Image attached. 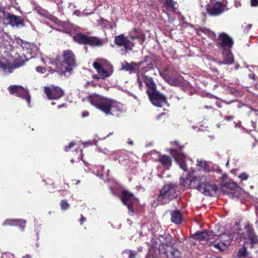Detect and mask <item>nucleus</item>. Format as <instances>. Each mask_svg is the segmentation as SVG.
Returning a JSON list of instances; mask_svg holds the SVG:
<instances>
[{
	"label": "nucleus",
	"mask_w": 258,
	"mask_h": 258,
	"mask_svg": "<svg viewBox=\"0 0 258 258\" xmlns=\"http://www.w3.org/2000/svg\"><path fill=\"white\" fill-rule=\"evenodd\" d=\"M168 81L169 83L174 86L177 85L179 83L178 79H176L172 77L169 78Z\"/></svg>",
	"instance_id": "35"
},
{
	"label": "nucleus",
	"mask_w": 258,
	"mask_h": 258,
	"mask_svg": "<svg viewBox=\"0 0 258 258\" xmlns=\"http://www.w3.org/2000/svg\"><path fill=\"white\" fill-rule=\"evenodd\" d=\"M250 5L252 7H258V0H250Z\"/></svg>",
	"instance_id": "40"
},
{
	"label": "nucleus",
	"mask_w": 258,
	"mask_h": 258,
	"mask_svg": "<svg viewBox=\"0 0 258 258\" xmlns=\"http://www.w3.org/2000/svg\"><path fill=\"white\" fill-rule=\"evenodd\" d=\"M134 97L135 98H137L136 96H134Z\"/></svg>",
	"instance_id": "63"
},
{
	"label": "nucleus",
	"mask_w": 258,
	"mask_h": 258,
	"mask_svg": "<svg viewBox=\"0 0 258 258\" xmlns=\"http://www.w3.org/2000/svg\"><path fill=\"white\" fill-rule=\"evenodd\" d=\"M64 106H65L64 104H61L60 105H58V108H61L62 107H64Z\"/></svg>",
	"instance_id": "50"
},
{
	"label": "nucleus",
	"mask_w": 258,
	"mask_h": 258,
	"mask_svg": "<svg viewBox=\"0 0 258 258\" xmlns=\"http://www.w3.org/2000/svg\"><path fill=\"white\" fill-rule=\"evenodd\" d=\"M36 70L37 72L38 73H40L41 74H44L45 73V69L43 68V67H36Z\"/></svg>",
	"instance_id": "38"
},
{
	"label": "nucleus",
	"mask_w": 258,
	"mask_h": 258,
	"mask_svg": "<svg viewBox=\"0 0 258 258\" xmlns=\"http://www.w3.org/2000/svg\"><path fill=\"white\" fill-rule=\"evenodd\" d=\"M238 177L240 178L242 180H246L248 178V175L245 172H243L239 175Z\"/></svg>",
	"instance_id": "36"
},
{
	"label": "nucleus",
	"mask_w": 258,
	"mask_h": 258,
	"mask_svg": "<svg viewBox=\"0 0 258 258\" xmlns=\"http://www.w3.org/2000/svg\"><path fill=\"white\" fill-rule=\"evenodd\" d=\"M172 144H176V145H177V144H177V142H173V143H172Z\"/></svg>",
	"instance_id": "58"
},
{
	"label": "nucleus",
	"mask_w": 258,
	"mask_h": 258,
	"mask_svg": "<svg viewBox=\"0 0 258 258\" xmlns=\"http://www.w3.org/2000/svg\"><path fill=\"white\" fill-rule=\"evenodd\" d=\"M182 220V216L179 211H174L171 213V221L175 224L180 223Z\"/></svg>",
	"instance_id": "28"
},
{
	"label": "nucleus",
	"mask_w": 258,
	"mask_h": 258,
	"mask_svg": "<svg viewBox=\"0 0 258 258\" xmlns=\"http://www.w3.org/2000/svg\"><path fill=\"white\" fill-rule=\"evenodd\" d=\"M28 60V59L24 53L16 58L12 64L6 58L0 57V69L4 72V73L10 74L12 73L14 69L23 66Z\"/></svg>",
	"instance_id": "6"
},
{
	"label": "nucleus",
	"mask_w": 258,
	"mask_h": 258,
	"mask_svg": "<svg viewBox=\"0 0 258 258\" xmlns=\"http://www.w3.org/2000/svg\"><path fill=\"white\" fill-rule=\"evenodd\" d=\"M129 36L133 40L141 39L142 40V43L143 42L145 39V35L137 29H133L129 33Z\"/></svg>",
	"instance_id": "24"
},
{
	"label": "nucleus",
	"mask_w": 258,
	"mask_h": 258,
	"mask_svg": "<svg viewBox=\"0 0 258 258\" xmlns=\"http://www.w3.org/2000/svg\"><path fill=\"white\" fill-rule=\"evenodd\" d=\"M94 68L96 70L97 74L93 76L94 79H99L105 80L110 77L113 73V66L107 60L102 58H97L93 63Z\"/></svg>",
	"instance_id": "4"
},
{
	"label": "nucleus",
	"mask_w": 258,
	"mask_h": 258,
	"mask_svg": "<svg viewBox=\"0 0 258 258\" xmlns=\"http://www.w3.org/2000/svg\"><path fill=\"white\" fill-rule=\"evenodd\" d=\"M112 155H114V160H118L119 163L128 159V156L124 151H114Z\"/></svg>",
	"instance_id": "25"
},
{
	"label": "nucleus",
	"mask_w": 258,
	"mask_h": 258,
	"mask_svg": "<svg viewBox=\"0 0 258 258\" xmlns=\"http://www.w3.org/2000/svg\"><path fill=\"white\" fill-rule=\"evenodd\" d=\"M234 44L233 40L227 34L221 33L217 42V46L222 50L231 49Z\"/></svg>",
	"instance_id": "11"
},
{
	"label": "nucleus",
	"mask_w": 258,
	"mask_h": 258,
	"mask_svg": "<svg viewBox=\"0 0 258 258\" xmlns=\"http://www.w3.org/2000/svg\"><path fill=\"white\" fill-rule=\"evenodd\" d=\"M214 235L212 232L209 233L207 231H203L202 232H197L193 235V237L195 239L200 241H208L213 238Z\"/></svg>",
	"instance_id": "20"
},
{
	"label": "nucleus",
	"mask_w": 258,
	"mask_h": 258,
	"mask_svg": "<svg viewBox=\"0 0 258 258\" xmlns=\"http://www.w3.org/2000/svg\"><path fill=\"white\" fill-rule=\"evenodd\" d=\"M206 9L210 16H217L229 9L220 2H216L214 5H208Z\"/></svg>",
	"instance_id": "16"
},
{
	"label": "nucleus",
	"mask_w": 258,
	"mask_h": 258,
	"mask_svg": "<svg viewBox=\"0 0 258 258\" xmlns=\"http://www.w3.org/2000/svg\"><path fill=\"white\" fill-rule=\"evenodd\" d=\"M249 78L253 80H256V76L254 74H250L249 75Z\"/></svg>",
	"instance_id": "42"
},
{
	"label": "nucleus",
	"mask_w": 258,
	"mask_h": 258,
	"mask_svg": "<svg viewBox=\"0 0 258 258\" xmlns=\"http://www.w3.org/2000/svg\"><path fill=\"white\" fill-rule=\"evenodd\" d=\"M51 104H52V105H54V104H55V103H54V102H52V103H51Z\"/></svg>",
	"instance_id": "61"
},
{
	"label": "nucleus",
	"mask_w": 258,
	"mask_h": 258,
	"mask_svg": "<svg viewBox=\"0 0 258 258\" xmlns=\"http://www.w3.org/2000/svg\"><path fill=\"white\" fill-rule=\"evenodd\" d=\"M44 92L49 100L58 99L64 95V92L60 88L54 86L45 87Z\"/></svg>",
	"instance_id": "15"
},
{
	"label": "nucleus",
	"mask_w": 258,
	"mask_h": 258,
	"mask_svg": "<svg viewBox=\"0 0 258 258\" xmlns=\"http://www.w3.org/2000/svg\"><path fill=\"white\" fill-rule=\"evenodd\" d=\"M86 220V218H84L82 215L81 216V218L80 220V222L81 224H82Z\"/></svg>",
	"instance_id": "46"
},
{
	"label": "nucleus",
	"mask_w": 258,
	"mask_h": 258,
	"mask_svg": "<svg viewBox=\"0 0 258 258\" xmlns=\"http://www.w3.org/2000/svg\"><path fill=\"white\" fill-rule=\"evenodd\" d=\"M75 143L74 142H71L70 143L68 146H66L64 148V150L66 151H68L71 148H72L73 146H75Z\"/></svg>",
	"instance_id": "41"
},
{
	"label": "nucleus",
	"mask_w": 258,
	"mask_h": 258,
	"mask_svg": "<svg viewBox=\"0 0 258 258\" xmlns=\"http://www.w3.org/2000/svg\"><path fill=\"white\" fill-rule=\"evenodd\" d=\"M197 189L207 196H212L217 190V187L215 184L208 182L201 183L198 185Z\"/></svg>",
	"instance_id": "17"
},
{
	"label": "nucleus",
	"mask_w": 258,
	"mask_h": 258,
	"mask_svg": "<svg viewBox=\"0 0 258 258\" xmlns=\"http://www.w3.org/2000/svg\"><path fill=\"white\" fill-rule=\"evenodd\" d=\"M246 68H248L249 67H251L252 68H255V66H245Z\"/></svg>",
	"instance_id": "51"
},
{
	"label": "nucleus",
	"mask_w": 258,
	"mask_h": 258,
	"mask_svg": "<svg viewBox=\"0 0 258 258\" xmlns=\"http://www.w3.org/2000/svg\"><path fill=\"white\" fill-rule=\"evenodd\" d=\"M243 130L244 132H246V129H244V128H243Z\"/></svg>",
	"instance_id": "60"
},
{
	"label": "nucleus",
	"mask_w": 258,
	"mask_h": 258,
	"mask_svg": "<svg viewBox=\"0 0 258 258\" xmlns=\"http://www.w3.org/2000/svg\"><path fill=\"white\" fill-rule=\"evenodd\" d=\"M177 185L172 183H168L164 185L157 197V202L160 205L168 203L177 197Z\"/></svg>",
	"instance_id": "5"
},
{
	"label": "nucleus",
	"mask_w": 258,
	"mask_h": 258,
	"mask_svg": "<svg viewBox=\"0 0 258 258\" xmlns=\"http://www.w3.org/2000/svg\"><path fill=\"white\" fill-rule=\"evenodd\" d=\"M128 252L129 253V258H135V256L137 255L136 252L131 250H128Z\"/></svg>",
	"instance_id": "39"
},
{
	"label": "nucleus",
	"mask_w": 258,
	"mask_h": 258,
	"mask_svg": "<svg viewBox=\"0 0 258 258\" xmlns=\"http://www.w3.org/2000/svg\"><path fill=\"white\" fill-rule=\"evenodd\" d=\"M233 118V116H227L225 117V119L227 120H231Z\"/></svg>",
	"instance_id": "45"
},
{
	"label": "nucleus",
	"mask_w": 258,
	"mask_h": 258,
	"mask_svg": "<svg viewBox=\"0 0 258 258\" xmlns=\"http://www.w3.org/2000/svg\"><path fill=\"white\" fill-rule=\"evenodd\" d=\"M121 199L123 204L127 206L129 212L133 213L134 205L138 203V200L127 190L122 191Z\"/></svg>",
	"instance_id": "12"
},
{
	"label": "nucleus",
	"mask_w": 258,
	"mask_h": 258,
	"mask_svg": "<svg viewBox=\"0 0 258 258\" xmlns=\"http://www.w3.org/2000/svg\"><path fill=\"white\" fill-rule=\"evenodd\" d=\"M239 67V64H236V65L235 66V69H236V70L238 69Z\"/></svg>",
	"instance_id": "55"
},
{
	"label": "nucleus",
	"mask_w": 258,
	"mask_h": 258,
	"mask_svg": "<svg viewBox=\"0 0 258 258\" xmlns=\"http://www.w3.org/2000/svg\"><path fill=\"white\" fill-rule=\"evenodd\" d=\"M218 239H221L222 242L228 244L233 240V237H232L231 235L223 233L218 237Z\"/></svg>",
	"instance_id": "32"
},
{
	"label": "nucleus",
	"mask_w": 258,
	"mask_h": 258,
	"mask_svg": "<svg viewBox=\"0 0 258 258\" xmlns=\"http://www.w3.org/2000/svg\"><path fill=\"white\" fill-rule=\"evenodd\" d=\"M223 61L220 62V64H231L234 62V58L231 52V49L222 50Z\"/></svg>",
	"instance_id": "19"
},
{
	"label": "nucleus",
	"mask_w": 258,
	"mask_h": 258,
	"mask_svg": "<svg viewBox=\"0 0 258 258\" xmlns=\"http://www.w3.org/2000/svg\"><path fill=\"white\" fill-rule=\"evenodd\" d=\"M228 163H229V161H227V163H226V164H227V165H228Z\"/></svg>",
	"instance_id": "62"
},
{
	"label": "nucleus",
	"mask_w": 258,
	"mask_h": 258,
	"mask_svg": "<svg viewBox=\"0 0 258 258\" xmlns=\"http://www.w3.org/2000/svg\"><path fill=\"white\" fill-rule=\"evenodd\" d=\"M60 205L61 209L63 210H66L70 207V205L66 200H62Z\"/></svg>",
	"instance_id": "34"
},
{
	"label": "nucleus",
	"mask_w": 258,
	"mask_h": 258,
	"mask_svg": "<svg viewBox=\"0 0 258 258\" xmlns=\"http://www.w3.org/2000/svg\"><path fill=\"white\" fill-rule=\"evenodd\" d=\"M128 143L129 144H130V145H132L133 144V141H129L128 142Z\"/></svg>",
	"instance_id": "52"
},
{
	"label": "nucleus",
	"mask_w": 258,
	"mask_h": 258,
	"mask_svg": "<svg viewBox=\"0 0 258 258\" xmlns=\"http://www.w3.org/2000/svg\"><path fill=\"white\" fill-rule=\"evenodd\" d=\"M99 152H101L104 154H108L109 153V151L106 149H104L103 150L99 149Z\"/></svg>",
	"instance_id": "44"
},
{
	"label": "nucleus",
	"mask_w": 258,
	"mask_h": 258,
	"mask_svg": "<svg viewBox=\"0 0 258 258\" xmlns=\"http://www.w3.org/2000/svg\"><path fill=\"white\" fill-rule=\"evenodd\" d=\"M79 151H80V154H81V155H82V150L81 149H80V150H79Z\"/></svg>",
	"instance_id": "57"
},
{
	"label": "nucleus",
	"mask_w": 258,
	"mask_h": 258,
	"mask_svg": "<svg viewBox=\"0 0 258 258\" xmlns=\"http://www.w3.org/2000/svg\"><path fill=\"white\" fill-rule=\"evenodd\" d=\"M210 245L213 246L216 249L219 251H224L228 248V244L226 243L222 242L221 239L217 238L216 241H211Z\"/></svg>",
	"instance_id": "23"
},
{
	"label": "nucleus",
	"mask_w": 258,
	"mask_h": 258,
	"mask_svg": "<svg viewBox=\"0 0 258 258\" xmlns=\"http://www.w3.org/2000/svg\"><path fill=\"white\" fill-rule=\"evenodd\" d=\"M208 162L204 160H197V166L199 167V169L204 172H207L208 169L207 168Z\"/></svg>",
	"instance_id": "31"
},
{
	"label": "nucleus",
	"mask_w": 258,
	"mask_h": 258,
	"mask_svg": "<svg viewBox=\"0 0 258 258\" xmlns=\"http://www.w3.org/2000/svg\"><path fill=\"white\" fill-rule=\"evenodd\" d=\"M86 44L91 46H98L103 44L102 41L97 37L93 36H87Z\"/></svg>",
	"instance_id": "26"
},
{
	"label": "nucleus",
	"mask_w": 258,
	"mask_h": 258,
	"mask_svg": "<svg viewBox=\"0 0 258 258\" xmlns=\"http://www.w3.org/2000/svg\"><path fill=\"white\" fill-rule=\"evenodd\" d=\"M87 36L86 35L78 33L74 36V39L80 44H86Z\"/></svg>",
	"instance_id": "30"
},
{
	"label": "nucleus",
	"mask_w": 258,
	"mask_h": 258,
	"mask_svg": "<svg viewBox=\"0 0 258 258\" xmlns=\"http://www.w3.org/2000/svg\"><path fill=\"white\" fill-rule=\"evenodd\" d=\"M71 162L72 163H73L74 162V159H72V160H71Z\"/></svg>",
	"instance_id": "59"
},
{
	"label": "nucleus",
	"mask_w": 258,
	"mask_h": 258,
	"mask_svg": "<svg viewBox=\"0 0 258 258\" xmlns=\"http://www.w3.org/2000/svg\"><path fill=\"white\" fill-rule=\"evenodd\" d=\"M55 63L59 73L63 74L69 72L76 66L75 55L70 50H64L61 55L57 56Z\"/></svg>",
	"instance_id": "3"
},
{
	"label": "nucleus",
	"mask_w": 258,
	"mask_h": 258,
	"mask_svg": "<svg viewBox=\"0 0 258 258\" xmlns=\"http://www.w3.org/2000/svg\"><path fill=\"white\" fill-rule=\"evenodd\" d=\"M146 258H148L147 257H146Z\"/></svg>",
	"instance_id": "64"
},
{
	"label": "nucleus",
	"mask_w": 258,
	"mask_h": 258,
	"mask_svg": "<svg viewBox=\"0 0 258 258\" xmlns=\"http://www.w3.org/2000/svg\"><path fill=\"white\" fill-rule=\"evenodd\" d=\"M251 27H252L251 24H249L247 25V26L245 28V31H246V32H248L251 28Z\"/></svg>",
	"instance_id": "43"
},
{
	"label": "nucleus",
	"mask_w": 258,
	"mask_h": 258,
	"mask_svg": "<svg viewBox=\"0 0 258 258\" xmlns=\"http://www.w3.org/2000/svg\"><path fill=\"white\" fill-rule=\"evenodd\" d=\"M165 253L167 258H178L180 256L179 251L171 246H167Z\"/></svg>",
	"instance_id": "21"
},
{
	"label": "nucleus",
	"mask_w": 258,
	"mask_h": 258,
	"mask_svg": "<svg viewBox=\"0 0 258 258\" xmlns=\"http://www.w3.org/2000/svg\"><path fill=\"white\" fill-rule=\"evenodd\" d=\"M228 187L230 188H236L238 187V185L235 182H230L228 184Z\"/></svg>",
	"instance_id": "37"
},
{
	"label": "nucleus",
	"mask_w": 258,
	"mask_h": 258,
	"mask_svg": "<svg viewBox=\"0 0 258 258\" xmlns=\"http://www.w3.org/2000/svg\"><path fill=\"white\" fill-rule=\"evenodd\" d=\"M97 175L100 178H102L103 177V174L102 173H97Z\"/></svg>",
	"instance_id": "49"
},
{
	"label": "nucleus",
	"mask_w": 258,
	"mask_h": 258,
	"mask_svg": "<svg viewBox=\"0 0 258 258\" xmlns=\"http://www.w3.org/2000/svg\"><path fill=\"white\" fill-rule=\"evenodd\" d=\"M142 81H144L146 85L147 88L146 92L148 95L150 94V93L157 91L156 84L151 77H149L144 75H141V76L138 75L137 81L140 89H142V87H143Z\"/></svg>",
	"instance_id": "13"
},
{
	"label": "nucleus",
	"mask_w": 258,
	"mask_h": 258,
	"mask_svg": "<svg viewBox=\"0 0 258 258\" xmlns=\"http://www.w3.org/2000/svg\"><path fill=\"white\" fill-rule=\"evenodd\" d=\"M88 115H89V113L88 112H86L85 113L83 112L82 113L83 117H86V116H88Z\"/></svg>",
	"instance_id": "47"
},
{
	"label": "nucleus",
	"mask_w": 258,
	"mask_h": 258,
	"mask_svg": "<svg viewBox=\"0 0 258 258\" xmlns=\"http://www.w3.org/2000/svg\"><path fill=\"white\" fill-rule=\"evenodd\" d=\"M141 68L143 73L146 72L153 68V64L151 63H147V60L140 61L138 63L132 62L131 63L125 62L122 66V69L131 73L136 72L140 68Z\"/></svg>",
	"instance_id": "7"
},
{
	"label": "nucleus",
	"mask_w": 258,
	"mask_h": 258,
	"mask_svg": "<svg viewBox=\"0 0 258 258\" xmlns=\"http://www.w3.org/2000/svg\"><path fill=\"white\" fill-rule=\"evenodd\" d=\"M0 19L8 20L9 24L13 27L20 28L24 26V19L22 17L7 13L3 10L0 11Z\"/></svg>",
	"instance_id": "8"
},
{
	"label": "nucleus",
	"mask_w": 258,
	"mask_h": 258,
	"mask_svg": "<svg viewBox=\"0 0 258 258\" xmlns=\"http://www.w3.org/2000/svg\"><path fill=\"white\" fill-rule=\"evenodd\" d=\"M257 142L256 140H255V142L253 144L252 148H253L255 146L256 142Z\"/></svg>",
	"instance_id": "56"
},
{
	"label": "nucleus",
	"mask_w": 258,
	"mask_h": 258,
	"mask_svg": "<svg viewBox=\"0 0 258 258\" xmlns=\"http://www.w3.org/2000/svg\"><path fill=\"white\" fill-rule=\"evenodd\" d=\"M89 144L88 143H83L84 147H86Z\"/></svg>",
	"instance_id": "54"
},
{
	"label": "nucleus",
	"mask_w": 258,
	"mask_h": 258,
	"mask_svg": "<svg viewBox=\"0 0 258 258\" xmlns=\"http://www.w3.org/2000/svg\"><path fill=\"white\" fill-rule=\"evenodd\" d=\"M86 99L106 115H118L122 111L120 104L116 101L96 94L90 95Z\"/></svg>",
	"instance_id": "1"
},
{
	"label": "nucleus",
	"mask_w": 258,
	"mask_h": 258,
	"mask_svg": "<svg viewBox=\"0 0 258 258\" xmlns=\"http://www.w3.org/2000/svg\"><path fill=\"white\" fill-rule=\"evenodd\" d=\"M245 229L246 230L248 240L250 241L251 247L252 248L254 244H258V238L250 225L249 224H246Z\"/></svg>",
	"instance_id": "18"
},
{
	"label": "nucleus",
	"mask_w": 258,
	"mask_h": 258,
	"mask_svg": "<svg viewBox=\"0 0 258 258\" xmlns=\"http://www.w3.org/2000/svg\"><path fill=\"white\" fill-rule=\"evenodd\" d=\"M159 161L164 167H168L171 165V158L166 155H162L159 158Z\"/></svg>",
	"instance_id": "29"
},
{
	"label": "nucleus",
	"mask_w": 258,
	"mask_h": 258,
	"mask_svg": "<svg viewBox=\"0 0 258 258\" xmlns=\"http://www.w3.org/2000/svg\"><path fill=\"white\" fill-rule=\"evenodd\" d=\"M153 105L159 107H169L166 97L159 91L150 93L148 95Z\"/></svg>",
	"instance_id": "9"
},
{
	"label": "nucleus",
	"mask_w": 258,
	"mask_h": 258,
	"mask_svg": "<svg viewBox=\"0 0 258 258\" xmlns=\"http://www.w3.org/2000/svg\"><path fill=\"white\" fill-rule=\"evenodd\" d=\"M30 256L29 255H26L25 256L23 257V258H30Z\"/></svg>",
	"instance_id": "53"
},
{
	"label": "nucleus",
	"mask_w": 258,
	"mask_h": 258,
	"mask_svg": "<svg viewBox=\"0 0 258 258\" xmlns=\"http://www.w3.org/2000/svg\"><path fill=\"white\" fill-rule=\"evenodd\" d=\"M246 255V248L243 246L241 248L239 249L238 251V256L239 257H244Z\"/></svg>",
	"instance_id": "33"
},
{
	"label": "nucleus",
	"mask_w": 258,
	"mask_h": 258,
	"mask_svg": "<svg viewBox=\"0 0 258 258\" xmlns=\"http://www.w3.org/2000/svg\"><path fill=\"white\" fill-rule=\"evenodd\" d=\"M176 2L173 0H164V6L170 12H175L176 9Z\"/></svg>",
	"instance_id": "27"
},
{
	"label": "nucleus",
	"mask_w": 258,
	"mask_h": 258,
	"mask_svg": "<svg viewBox=\"0 0 258 258\" xmlns=\"http://www.w3.org/2000/svg\"><path fill=\"white\" fill-rule=\"evenodd\" d=\"M10 94H15L27 101L28 105H29L30 102V96L28 93L27 89L19 86H11L8 88Z\"/></svg>",
	"instance_id": "14"
},
{
	"label": "nucleus",
	"mask_w": 258,
	"mask_h": 258,
	"mask_svg": "<svg viewBox=\"0 0 258 258\" xmlns=\"http://www.w3.org/2000/svg\"><path fill=\"white\" fill-rule=\"evenodd\" d=\"M234 124H235V127H240V122L239 121L238 123H234Z\"/></svg>",
	"instance_id": "48"
},
{
	"label": "nucleus",
	"mask_w": 258,
	"mask_h": 258,
	"mask_svg": "<svg viewBox=\"0 0 258 258\" xmlns=\"http://www.w3.org/2000/svg\"><path fill=\"white\" fill-rule=\"evenodd\" d=\"M115 44L119 47H123L121 50L125 52V53L131 51L134 46V43L124 34H120L116 36L114 38Z\"/></svg>",
	"instance_id": "10"
},
{
	"label": "nucleus",
	"mask_w": 258,
	"mask_h": 258,
	"mask_svg": "<svg viewBox=\"0 0 258 258\" xmlns=\"http://www.w3.org/2000/svg\"><path fill=\"white\" fill-rule=\"evenodd\" d=\"M26 221L25 220L18 219V220H14V219H8L6 220L3 223L4 225H15V226H19L21 227L22 230H23L25 227Z\"/></svg>",
	"instance_id": "22"
},
{
	"label": "nucleus",
	"mask_w": 258,
	"mask_h": 258,
	"mask_svg": "<svg viewBox=\"0 0 258 258\" xmlns=\"http://www.w3.org/2000/svg\"><path fill=\"white\" fill-rule=\"evenodd\" d=\"M178 149H171L170 150L171 154L174 158L180 167L184 171L187 172V176L186 178L181 177L180 178V182L184 186H188L191 181L190 179L189 175L193 174L195 172L194 169L191 167L192 163L191 159L187 158L181 151L182 147L178 146Z\"/></svg>",
	"instance_id": "2"
}]
</instances>
